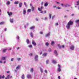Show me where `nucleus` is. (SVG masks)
Masks as SVG:
<instances>
[{
    "mask_svg": "<svg viewBox=\"0 0 79 79\" xmlns=\"http://www.w3.org/2000/svg\"><path fill=\"white\" fill-rule=\"evenodd\" d=\"M73 22L72 21H69L66 25L67 28L68 29H70V26L73 25Z\"/></svg>",
    "mask_w": 79,
    "mask_h": 79,
    "instance_id": "nucleus-1",
    "label": "nucleus"
},
{
    "mask_svg": "<svg viewBox=\"0 0 79 79\" xmlns=\"http://www.w3.org/2000/svg\"><path fill=\"white\" fill-rule=\"evenodd\" d=\"M58 66L59 67V68L57 69L58 71H59V72H60L61 71V66H60V65L59 64L58 65Z\"/></svg>",
    "mask_w": 79,
    "mask_h": 79,
    "instance_id": "nucleus-2",
    "label": "nucleus"
},
{
    "mask_svg": "<svg viewBox=\"0 0 79 79\" xmlns=\"http://www.w3.org/2000/svg\"><path fill=\"white\" fill-rule=\"evenodd\" d=\"M58 46L60 48H64V45H63L61 47L60 46V44L58 45Z\"/></svg>",
    "mask_w": 79,
    "mask_h": 79,
    "instance_id": "nucleus-3",
    "label": "nucleus"
},
{
    "mask_svg": "<svg viewBox=\"0 0 79 79\" xmlns=\"http://www.w3.org/2000/svg\"><path fill=\"white\" fill-rule=\"evenodd\" d=\"M27 77L28 79H30V78H31V77H31V75L29 74L27 75Z\"/></svg>",
    "mask_w": 79,
    "mask_h": 79,
    "instance_id": "nucleus-4",
    "label": "nucleus"
},
{
    "mask_svg": "<svg viewBox=\"0 0 79 79\" xmlns=\"http://www.w3.org/2000/svg\"><path fill=\"white\" fill-rule=\"evenodd\" d=\"M32 44L33 45H35V46L36 45V43H35V42L34 41H33L32 42Z\"/></svg>",
    "mask_w": 79,
    "mask_h": 79,
    "instance_id": "nucleus-5",
    "label": "nucleus"
},
{
    "mask_svg": "<svg viewBox=\"0 0 79 79\" xmlns=\"http://www.w3.org/2000/svg\"><path fill=\"white\" fill-rule=\"evenodd\" d=\"M7 14H8V15L9 16H11L12 15V12H10V13L9 12H7Z\"/></svg>",
    "mask_w": 79,
    "mask_h": 79,
    "instance_id": "nucleus-6",
    "label": "nucleus"
},
{
    "mask_svg": "<svg viewBox=\"0 0 79 79\" xmlns=\"http://www.w3.org/2000/svg\"><path fill=\"white\" fill-rule=\"evenodd\" d=\"M74 48V46L73 45H72L70 47V49H71V50H73Z\"/></svg>",
    "mask_w": 79,
    "mask_h": 79,
    "instance_id": "nucleus-7",
    "label": "nucleus"
},
{
    "mask_svg": "<svg viewBox=\"0 0 79 79\" xmlns=\"http://www.w3.org/2000/svg\"><path fill=\"white\" fill-rule=\"evenodd\" d=\"M48 5V2H46L45 3L44 6H47Z\"/></svg>",
    "mask_w": 79,
    "mask_h": 79,
    "instance_id": "nucleus-8",
    "label": "nucleus"
},
{
    "mask_svg": "<svg viewBox=\"0 0 79 79\" xmlns=\"http://www.w3.org/2000/svg\"><path fill=\"white\" fill-rule=\"evenodd\" d=\"M34 28H35V27L34 26H33L31 27H30V30H32V29H34Z\"/></svg>",
    "mask_w": 79,
    "mask_h": 79,
    "instance_id": "nucleus-9",
    "label": "nucleus"
},
{
    "mask_svg": "<svg viewBox=\"0 0 79 79\" xmlns=\"http://www.w3.org/2000/svg\"><path fill=\"white\" fill-rule=\"evenodd\" d=\"M26 11L25 10H23V15H25L26 14Z\"/></svg>",
    "mask_w": 79,
    "mask_h": 79,
    "instance_id": "nucleus-10",
    "label": "nucleus"
},
{
    "mask_svg": "<svg viewBox=\"0 0 79 79\" xmlns=\"http://www.w3.org/2000/svg\"><path fill=\"white\" fill-rule=\"evenodd\" d=\"M21 78L22 79H24V78H25V76L23 74Z\"/></svg>",
    "mask_w": 79,
    "mask_h": 79,
    "instance_id": "nucleus-11",
    "label": "nucleus"
},
{
    "mask_svg": "<svg viewBox=\"0 0 79 79\" xmlns=\"http://www.w3.org/2000/svg\"><path fill=\"white\" fill-rule=\"evenodd\" d=\"M54 53L56 54V56H58V53H57V51L56 50L54 51Z\"/></svg>",
    "mask_w": 79,
    "mask_h": 79,
    "instance_id": "nucleus-12",
    "label": "nucleus"
},
{
    "mask_svg": "<svg viewBox=\"0 0 79 79\" xmlns=\"http://www.w3.org/2000/svg\"><path fill=\"white\" fill-rule=\"evenodd\" d=\"M20 68V66L19 65H18V66L16 67L17 69H19Z\"/></svg>",
    "mask_w": 79,
    "mask_h": 79,
    "instance_id": "nucleus-13",
    "label": "nucleus"
},
{
    "mask_svg": "<svg viewBox=\"0 0 79 79\" xmlns=\"http://www.w3.org/2000/svg\"><path fill=\"white\" fill-rule=\"evenodd\" d=\"M19 7L20 8H21V6H22V2H20L19 4Z\"/></svg>",
    "mask_w": 79,
    "mask_h": 79,
    "instance_id": "nucleus-14",
    "label": "nucleus"
},
{
    "mask_svg": "<svg viewBox=\"0 0 79 79\" xmlns=\"http://www.w3.org/2000/svg\"><path fill=\"white\" fill-rule=\"evenodd\" d=\"M52 62L53 63H54V64H56V61L54 60H52Z\"/></svg>",
    "mask_w": 79,
    "mask_h": 79,
    "instance_id": "nucleus-15",
    "label": "nucleus"
},
{
    "mask_svg": "<svg viewBox=\"0 0 79 79\" xmlns=\"http://www.w3.org/2000/svg\"><path fill=\"white\" fill-rule=\"evenodd\" d=\"M47 54L46 53H44L43 55H42L43 56H47Z\"/></svg>",
    "mask_w": 79,
    "mask_h": 79,
    "instance_id": "nucleus-16",
    "label": "nucleus"
},
{
    "mask_svg": "<svg viewBox=\"0 0 79 79\" xmlns=\"http://www.w3.org/2000/svg\"><path fill=\"white\" fill-rule=\"evenodd\" d=\"M26 42L27 44H29V39H27L26 40Z\"/></svg>",
    "mask_w": 79,
    "mask_h": 79,
    "instance_id": "nucleus-17",
    "label": "nucleus"
},
{
    "mask_svg": "<svg viewBox=\"0 0 79 79\" xmlns=\"http://www.w3.org/2000/svg\"><path fill=\"white\" fill-rule=\"evenodd\" d=\"M35 60H37V58H38V56L37 55H36L35 56Z\"/></svg>",
    "mask_w": 79,
    "mask_h": 79,
    "instance_id": "nucleus-18",
    "label": "nucleus"
},
{
    "mask_svg": "<svg viewBox=\"0 0 79 79\" xmlns=\"http://www.w3.org/2000/svg\"><path fill=\"white\" fill-rule=\"evenodd\" d=\"M49 35H50V33H48L47 34H46V35L45 37H48V36H49Z\"/></svg>",
    "mask_w": 79,
    "mask_h": 79,
    "instance_id": "nucleus-19",
    "label": "nucleus"
},
{
    "mask_svg": "<svg viewBox=\"0 0 79 79\" xmlns=\"http://www.w3.org/2000/svg\"><path fill=\"white\" fill-rule=\"evenodd\" d=\"M55 42H54V41H52L51 42V44L53 46V45L54 44Z\"/></svg>",
    "mask_w": 79,
    "mask_h": 79,
    "instance_id": "nucleus-20",
    "label": "nucleus"
},
{
    "mask_svg": "<svg viewBox=\"0 0 79 79\" xmlns=\"http://www.w3.org/2000/svg\"><path fill=\"white\" fill-rule=\"evenodd\" d=\"M31 9L32 10V11H33L34 10V7L33 6L31 7Z\"/></svg>",
    "mask_w": 79,
    "mask_h": 79,
    "instance_id": "nucleus-21",
    "label": "nucleus"
},
{
    "mask_svg": "<svg viewBox=\"0 0 79 79\" xmlns=\"http://www.w3.org/2000/svg\"><path fill=\"white\" fill-rule=\"evenodd\" d=\"M4 22H2L0 23V25H2V24H4Z\"/></svg>",
    "mask_w": 79,
    "mask_h": 79,
    "instance_id": "nucleus-22",
    "label": "nucleus"
},
{
    "mask_svg": "<svg viewBox=\"0 0 79 79\" xmlns=\"http://www.w3.org/2000/svg\"><path fill=\"white\" fill-rule=\"evenodd\" d=\"M7 78H5V79H8L9 78H10V75H8L7 76Z\"/></svg>",
    "mask_w": 79,
    "mask_h": 79,
    "instance_id": "nucleus-23",
    "label": "nucleus"
},
{
    "mask_svg": "<svg viewBox=\"0 0 79 79\" xmlns=\"http://www.w3.org/2000/svg\"><path fill=\"white\" fill-rule=\"evenodd\" d=\"M30 35L32 38H33V35H32V33L31 32L30 33Z\"/></svg>",
    "mask_w": 79,
    "mask_h": 79,
    "instance_id": "nucleus-24",
    "label": "nucleus"
},
{
    "mask_svg": "<svg viewBox=\"0 0 79 79\" xmlns=\"http://www.w3.org/2000/svg\"><path fill=\"white\" fill-rule=\"evenodd\" d=\"M15 4H18L19 3V2L18 1H17V2H14Z\"/></svg>",
    "mask_w": 79,
    "mask_h": 79,
    "instance_id": "nucleus-25",
    "label": "nucleus"
},
{
    "mask_svg": "<svg viewBox=\"0 0 79 79\" xmlns=\"http://www.w3.org/2000/svg\"><path fill=\"white\" fill-rule=\"evenodd\" d=\"M10 23H13V19H10Z\"/></svg>",
    "mask_w": 79,
    "mask_h": 79,
    "instance_id": "nucleus-26",
    "label": "nucleus"
},
{
    "mask_svg": "<svg viewBox=\"0 0 79 79\" xmlns=\"http://www.w3.org/2000/svg\"><path fill=\"white\" fill-rule=\"evenodd\" d=\"M2 60H5V57H2Z\"/></svg>",
    "mask_w": 79,
    "mask_h": 79,
    "instance_id": "nucleus-27",
    "label": "nucleus"
},
{
    "mask_svg": "<svg viewBox=\"0 0 79 79\" xmlns=\"http://www.w3.org/2000/svg\"><path fill=\"white\" fill-rule=\"evenodd\" d=\"M49 19H51V17H52V14H49Z\"/></svg>",
    "mask_w": 79,
    "mask_h": 79,
    "instance_id": "nucleus-28",
    "label": "nucleus"
},
{
    "mask_svg": "<svg viewBox=\"0 0 79 79\" xmlns=\"http://www.w3.org/2000/svg\"><path fill=\"white\" fill-rule=\"evenodd\" d=\"M79 22V20H77L75 21V23H78Z\"/></svg>",
    "mask_w": 79,
    "mask_h": 79,
    "instance_id": "nucleus-29",
    "label": "nucleus"
},
{
    "mask_svg": "<svg viewBox=\"0 0 79 79\" xmlns=\"http://www.w3.org/2000/svg\"><path fill=\"white\" fill-rule=\"evenodd\" d=\"M34 71V69L33 68H31L30 70L31 72H33Z\"/></svg>",
    "mask_w": 79,
    "mask_h": 79,
    "instance_id": "nucleus-30",
    "label": "nucleus"
},
{
    "mask_svg": "<svg viewBox=\"0 0 79 79\" xmlns=\"http://www.w3.org/2000/svg\"><path fill=\"white\" fill-rule=\"evenodd\" d=\"M7 5H10V2L8 1L6 3Z\"/></svg>",
    "mask_w": 79,
    "mask_h": 79,
    "instance_id": "nucleus-31",
    "label": "nucleus"
},
{
    "mask_svg": "<svg viewBox=\"0 0 79 79\" xmlns=\"http://www.w3.org/2000/svg\"><path fill=\"white\" fill-rule=\"evenodd\" d=\"M69 6V5L66 4L64 5V6H65V7H67V6Z\"/></svg>",
    "mask_w": 79,
    "mask_h": 79,
    "instance_id": "nucleus-32",
    "label": "nucleus"
},
{
    "mask_svg": "<svg viewBox=\"0 0 79 79\" xmlns=\"http://www.w3.org/2000/svg\"><path fill=\"white\" fill-rule=\"evenodd\" d=\"M38 10H39V11H42V9H41V8H38Z\"/></svg>",
    "mask_w": 79,
    "mask_h": 79,
    "instance_id": "nucleus-33",
    "label": "nucleus"
},
{
    "mask_svg": "<svg viewBox=\"0 0 79 79\" xmlns=\"http://www.w3.org/2000/svg\"><path fill=\"white\" fill-rule=\"evenodd\" d=\"M46 64H48V62H49V60H46Z\"/></svg>",
    "mask_w": 79,
    "mask_h": 79,
    "instance_id": "nucleus-34",
    "label": "nucleus"
},
{
    "mask_svg": "<svg viewBox=\"0 0 79 79\" xmlns=\"http://www.w3.org/2000/svg\"><path fill=\"white\" fill-rule=\"evenodd\" d=\"M7 50V49H4L3 50V52H4V53H5V52H6V50Z\"/></svg>",
    "mask_w": 79,
    "mask_h": 79,
    "instance_id": "nucleus-35",
    "label": "nucleus"
},
{
    "mask_svg": "<svg viewBox=\"0 0 79 79\" xmlns=\"http://www.w3.org/2000/svg\"><path fill=\"white\" fill-rule=\"evenodd\" d=\"M30 48H32V46L31 45H29L28 46Z\"/></svg>",
    "mask_w": 79,
    "mask_h": 79,
    "instance_id": "nucleus-36",
    "label": "nucleus"
},
{
    "mask_svg": "<svg viewBox=\"0 0 79 79\" xmlns=\"http://www.w3.org/2000/svg\"><path fill=\"white\" fill-rule=\"evenodd\" d=\"M45 45H46L47 46H48L49 45V43H48V42H47L45 44Z\"/></svg>",
    "mask_w": 79,
    "mask_h": 79,
    "instance_id": "nucleus-37",
    "label": "nucleus"
},
{
    "mask_svg": "<svg viewBox=\"0 0 79 79\" xmlns=\"http://www.w3.org/2000/svg\"><path fill=\"white\" fill-rule=\"evenodd\" d=\"M27 11L28 12H31V9H28L27 10Z\"/></svg>",
    "mask_w": 79,
    "mask_h": 79,
    "instance_id": "nucleus-38",
    "label": "nucleus"
},
{
    "mask_svg": "<svg viewBox=\"0 0 79 79\" xmlns=\"http://www.w3.org/2000/svg\"><path fill=\"white\" fill-rule=\"evenodd\" d=\"M77 5H79V1H78L77 2Z\"/></svg>",
    "mask_w": 79,
    "mask_h": 79,
    "instance_id": "nucleus-39",
    "label": "nucleus"
},
{
    "mask_svg": "<svg viewBox=\"0 0 79 79\" xmlns=\"http://www.w3.org/2000/svg\"><path fill=\"white\" fill-rule=\"evenodd\" d=\"M40 69L41 72V73H43V70L42 69H41V68H40Z\"/></svg>",
    "mask_w": 79,
    "mask_h": 79,
    "instance_id": "nucleus-40",
    "label": "nucleus"
},
{
    "mask_svg": "<svg viewBox=\"0 0 79 79\" xmlns=\"http://www.w3.org/2000/svg\"><path fill=\"white\" fill-rule=\"evenodd\" d=\"M17 60L18 61H19L20 60H21V58H17Z\"/></svg>",
    "mask_w": 79,
    "mask_h": 79,
    "instance_id": "nucleus-41",
    "label": "nucleus"
},
{
    "mask_svg": "<svg viewBox=\"0 0 79 79\" xmlns=\"http://www.w3.org/2000/svg\"><path fill=\"white\" fill-rule=\"evenodd\" d=\"M13 60H14V58H12L11 59V61H13Z\"/></svg>",
    "mask_w": 79,
    "mask_h": 79,
    "instance_id": "nucleus-42",
    "label": "nucleus"
},
{
    "mask_svg": "<svg viewBox=\"0 0 79 79\" xmlns=\"http://www.w3.org/2000/svg\"><path fill=\"white\" fill-rule=\"evenodd\" d=\"M58 23H56L55 24V26H58Z\"/></svg>",
    "mask_w": 79,
    "mask_h": 79,
    "instance_id": "nucleus-43",
    "label": "nucleus"
},
{
    "mask_svg": "<svg viewBox=\"0 0 79 79\" xmlns=\"http://www.w3.org/2000/svg\"><path fill=\"white\" fill-rule=\"evenodd\" d=\"M49 52H52V50H51V49L50 48H49Z\"/></svg>",
    "mask_w": 79,
    "mask_h": 79,
    "instance_id": "nucleus-44",
    "label": "nucleus"
},
{
    "mask_svg": "<svg viewBox=\"0 0 79 79\" xmlns=\"http://www.w3.org/2000/svg\"><path fill=\"white\" fill-rule=\"evenodd\" d=\"M60 5L61 6H64V4H60Z\"/></svg>",
    "mask_w": 79,
    "mask_h": 79,
    "instance_id": "nucleus-45",
    "label": "nucleus"
},
{
    "mask_svg": "<svg viewBox=\"0 0 79 79\" xmlns=\"http://www.w3.org/2000/svg\"><path fill=\"white\" fill-rule=\"evenodd\" d=\"M40 34H43V32L40 31Z\"/></svg>",
    "mask_w": 79,
    "mask_h": 79,
    "instance_id": "nucleus-46",
    "label": "nucleus"
},
{
    "mask_svg": "<svg viewBox=\"0 0 79 79\" xmlns=\"http://www.w3.org/2000/svg\"><path fill=\"white\" fill-rule=\"evenodd\" d=\"M2 78V79H4V78H5V76L3 75Z\"/></svg>",
    "mask_w": 79,
    "mask_h": 79,
    "instance_id": "nucleus-47",
    "label": "nucleus"
},
{
    "mask_svg": "<svg viewBox=\"0 0 79 79\" xmlns=\"http://www.w3.org/2000/svg\"><path fill=\"white\" fill-rule=\"evenodd\" d=\"M29 55L30 56H32V53H31Z\"/></svg>",
    "mask_w": 79,
    "mask_h": 79,
    "instance_id": "nucleus-48",
    "label": "nucleus"
},
{
    "mask_svg": "<svg viewBox=\"0 0 79 79\" xmlns=\"http://www.w3.org/2000/svg\"><path fill=\"white\" fill-rule=\"evenodd\" d=\"M55 18V16H52V19H53V18Z\"/></svg>",
    "mask_w": 79,
    "mask_h": 79,
    "instance_id": "nucleus-49",
    "label": "nucleus"
},
{
    "mask_svg": "<svg viewBox=\"0 0 79 79\" xmlns=\"http://www.w3.org/2000/svg\"><path fill=\"white\" fill-rule=\"evenodd\" d=\"M57 9H61V8L59 7H57Z\"/></svg>",
    "mask_w": 79,
    "mask_h": 79,
    "instance_id": "nucleus-50",
    "label": "nucleus"
},
{
    "mask_svg": "<svg viewBox=\"0 0 79 79\" xmlns=\"http://www.w3.org/2000/svg\"><path fill=\"white\" fill-rule=\"evenodd\" d=\"M41 11V12H40V13H44V11Z\"/></svg>",
    "mask_w": 79,
    "mask_h": 79,
    "instance_id": "nucleus-51",
    "label": "nucleus"
},
{
    "mask_svg": "<svg viewBox=\"0 0 79 79\" xmlns=\"http://www.w3.org/2000/svg\"><path fill=\"white\" fill-rule=\"evenodd\" d=\"M10 71H7V73H10Z\"/></svg>",
    "mask_w": 79,
    "mask_h": 79,
    "instance_id": "nucleus-52",
    "label": "nucleus"
},
{
    "mask_svg": "<svg viewBox=\"0 0 79 79\" xmlns=\"http://www.w3.org/2000/svg\"><path fill=\"white\" fill-rule=\"evenodd\" d=\"M2 60H0V63H2Z\"/></svg>",
    "mask_w": 79,
    "mask_h": 79,
    "instance_id": "nucleus-53",
    "label": "nucleus"
},
{
    "mask_svg": "<svg viewBox=\"0 0 79 79\" xmlns=\"http://www.w3.org/2000/svg\"><path fill=\"white\" fill-rule=\"evenodd\" d=\"M17 39H19V36H17Z\"/></svg>",
    "mask_w": 79,
    "mask_h": 79,
    "instance_id": "nucleus-54",
    "label": "nucleus"
},
{
    "mask_svg": "<svg viewBox=\"0 0 79 79\" xmlns=\"http://www.w3.org/2000/svg\"><path fill=\"white\" fill-rule=\"evenodd\" d=\"M44 72H45V73H47V70H45Z\"/></svg>",
    "mask_w": 79,
    "mask_h": 79,
    "instance_id": "nucleus-55",
    "label": "nucleus"
},
{
    "mask_svg": "<svg viewBox=\"0 0 79 79\" xmlns=\"http://www.w3.org/2000/svg\"><path fill=\"white\" fill-rule=\"evenodd\" d=\"M43 4H44V2H42L41 3V5H43Z\"/></svg>",
    "mask_w": 79,
    "mask_h": 79,
    "instance_id": "nucleus-56",
    "label": "nucleus"
},
{
    "mask_svg": "<svg viewBox=\"0 0 79 79\" xmlns=\"http://www.w3.org/2000/svg\"><path fill=\"white\" fill-rule=\"evenodd\" d=\"M24 5H26V3L24 2Z\"/></svg>",
    "mask_w": 79,
    "mask_h": 79,
    "instance_id": "nucleus-57",
    "label": "nucleus"
},
{
    "mask_svg": "<svg viewBox=\"0 0 79 79\" xmlns=\"http://www.w3.org/2000/svg\"><path fill=\"white\" fill-rule=\"evenodd\" d=\"M42 52H41L40 53V55H42Z\"/></svg>",
    "mask_w": 79,
    "mask_h": 79,
    "instance_id": "nucleus-58",
    "label": "nucleus"
},
{
    "mask_svg": "<svg viewBox=\"0 0 79 79\" xmlns=\"http://www.w3.org/2000/svg\"><path fill=\"white\" fill-rule=\"evenodd\" d=\"M58 77V79H60V76H59Z\"/></svg>",
    "mask_w": 79,
    "mask_h": 79,
    "instance_id": "nucleus-59",
    "label": "nucleus"
},
{
    "mask_svg": "<svg viewBox=\"0 0 79 79\" xmlns=\"http://www.w3.org/2000/svg\"><path fill=\"white\" fill-rule=\"evenodd\" d=\"M43 9V7L41 6V10H42Z\"/></svg>",
    "mask_w": 79,
    "mask_h": 79,
    "instance_id": "nucleus-60",
    "label": "nucleus"
},
{
    "mask_svg": "<svg viewBox=\"0 0 79 79\" xmlns=\"http://www.w3.org/2000/svg\"><path fill=\"white\" fill-rule=\"evenodd\" d=\"M44 13H46V10H45L44 11Z\"/></svg>",
    "mask_w": 79,
    "mask_h": 79,
    "instance_id": "nucleus-61",
    "label": "nucleus"
},
{
    "mask_svg": "<svg viewBox=\"0 0 79 79\" xmlns=\"http://www.w3.org/2000/svg\"><path fill=\"white\" fill-rule=\"evenodd\" d=\"M74 14H72L71 15V16H74Z\"/></svg>",
    "mask_w": 79,
    "mask_h": 79,
    "instance_id": "nucleus-62",
    "label": "nucleus"
},
{
    "mask_svg": "<svg viewBox=\"0 0 79 79\" xmlns=\"http://www.w3.org/2000/svg\"><path fill=\"white\" fill-rule=\"evenodd\" d=\"M4 31H6V28L4 29Z\"/></svg>",
    "mask_w": 79,
    "mask_h": 79,
    "instance_id": "nucleus-63",
    "label": "nucleus"
},
{
    "mask_svg": "<svg viewBox=\"0 0 79 79\" xmlns=\"http://www.w3.org/2000/svg\"><path fill=\"white\" fill-rule=\"evenodd\" d=\"M10 78H12V76H10Z\"/></svg>",
    "mask_w": 79,
    "mask_h": 79,
    "instance_id": "nucleus-64",
    "label": "nucleus"
}]
</instances>
